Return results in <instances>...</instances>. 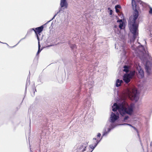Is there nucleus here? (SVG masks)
<instances>
[{"mask_svg":"<svg viewBox=\"0 0 152 152\" xmlns=\"http://www.w3.org/2000/svg\"><path fill=\"white\" fill-rule=\"evenodd\" d=\"M127 94L129 97L132 101L137 102L139 99V96L137 90L134 87L130 88L128 89Z\"/></svg>","mask_w":152,"mask_h":152,"instance_id":"nucleus-3","label":"nucleus"},{"mask_svg":"<svg viewBox=\"0 0 152 152\" xmlns=\"http://www.w3.org/2000/svg\"><path fill=\"white\" fill-rule=\"evenodd\" d=\"M120 21H121V22H122V20H120Z\"/></svg>","mask_w":152,"mask_h":152,"instance_id":"nucleus-28","label":"nucleus"},{"mask_svg":"<svg viewBox=\"0 0 152 152\" xmlns=\"http://www.w3.org/2000/svg\"><path fill=\"white\" fill-rule=\"evenodd\" d=\"M129 117L128 116H126L124 118V121H125L126 120L128 119Z\"/></svg>","mask_w":152,"mask_h":152,"instance_id":"nucleus-21","label":"nucleus"},{"mask_svg":"<svg viewBox=\"0 0 152 152\" xmlns=\"http://www.w3.org/2000/svg\"><path fill=\"white\" fill-rule=\"evenodd\" d=\"M112 10H110V15H112Z\"/></svg>","mask_w":152,"mask_h":152,"instance_id":"nucleus-22","label":"nucleus"},{"mask_svg":"<svg viewBox=\"0 0 152 152\" xmlns=\"http://www.w3.org/2000/svg\"><path fill=\"white\" fill-rule=\"evenodd\" d=\"M83 148V149H82V152H84V151L86 150V146H83V145H80L79 148H78L79 149H81L82 148Z\"/></svg>","mask_w":152,"mask_h":152,"instance_id":"nucleus-14","label":"nucleus"},{"mask_svg":"<svg viewBox=\"0 0 152 152\" xmlns=\"http://www.w3.org/2000/svg\"><path fill=\"white\" fill-rule=\"evenodd\" d=\"M71 48L73 49L75 48H76V46L75 45H73L72 46H71Z\"/></svg>","mask_w":152,"mask_h":152,"instance_id":"nucleus-19","label":"nucleus"},{"mask_svg":"<svg viewBox=\"0 0 152 152\" xmlns=\"http://www.w3.org/2000/svg\"><path fill=\"white\" fill-rule=\"evenodd\" d=\"M61 7H64L66 8L67 6V4L66 0H61L60 4Z\"/></svg>","mask_w":152,"mask_h":152,"instance_id":"nucleus-9","label":"nucleus"},{"mask_svg":"<svg viewBox=\"0 0 152 152\" xmlns=\"http://www.w3.org/2000/svg\"><path fill=\"white\" fill-rule=\"evenodd\" d=\"M115 8L117 9L118 8H121V6L119 5H117L115 6Z\"/></svg>","mask_w":152,"mask_h":152,"instance_id":"nucleus-18","label":"nucleus"},{"mask_svg":"<svg viewBox=\"0 0 152 152\" xmlns=\"http://www.w3.org/2000/svg\"><path fill=\"white\" fill-rule=\"evenodd\" d=\"M145 43H146V41H145Z\"/></svg>","mask_w":152,"mask_h":152,"instance_id":"nucleus-33","label":"nucleus"},{"mask_svg":"<svg viewBox=\"0 0 152 152\" xmlns=\"http://www.w3.org/2000/svg\"><path fill=\"white\" fill-rule=\"evenodd\" d=\"M114 27H115V28H116V26H115Z\"/></svg>","mask_w":152,"mask_h":152,"instance_id":"nucleus-29","label":"nucleus"},{"mask_svg":"<svg viewBox=\"0 0 152 152\" xmlns=\"http://www.w3.org/2000/svg\"><path fill=\"white\" fill-rule=\"evenodd\" d=\"M135 74V72H131L129 74H125L123 76V80L126 83H128Z\"/></svg>","mask_w":152,"mask_h":152,"instance_id":"nucleus-5","label":"nucleus"},{"mask_svg":"<svg viewBox=\"0 0 152 152\" xmlns=\"http://www.w3.org/2000/svg\"><path fill=\"white\" fill-rule=\"evenodd\" d=\"M123 51H124V52H125V50H124H124H123Z\"/></svg>","mask_w":152,"mask_h":152,"instance_id":"nucleus-32","label":"nucleus"},{"mask_svg":"<svg viewBox=\"0 0 152 152\" xmlns=\"http://www.w3.org/2000/svg\"><path fill=\"white\" fill-rule=\"evenodd\" d=\"M61 8H60V9L59 10V12H58L53 17V18L50 20L49 21H48V22H47V23H46V24H47V23H48L49 22H50V21L51 20H52L55 17V16L57 15V14H58V13L60 12V11H61Z\"/></svg>","mask_w":152,"mask_h":152,"instance_id":"nucleus-16","label":"nucleus"},{"mask_svg":"<svg viewBox=\"0 0 152 152\" xmlns=\"http://www.w3.org/2000/svg\"><path fill=\"white\" fill-rule=\"evenodd\" d=\"M138 49L140 52L142 53L143 54H144L145 53H146V52L143 46L141 45L140 47H139Z\"/></svg>","mask_w":152,"mask_h":152,"instance_id":"nucleus-11","label":"nucleus"},{"mask_svg":"<svg viewBox=\"0 0 152 152\" xmlns=\"http://www.w3.org/2000/svg\"><path fill=\"white\" fill-rule=\"evenodd\" d=\"M113 110L116 111L118 110L120 114L123 116L125 114H128L131 115L133 112V105L132 104L129 106L126 102L124 100H122L118 104L115 103L112 106Z\"/></svg>","mask_w":152,"mask_h":152,"instance_id":"nucleus-2","label":"nucleus"},{"mask_svg":"<svg viewBox=\"0 0 152 152\" xmlns=\"http://www.w3.org/2000/svg\"><path fill=\"white\" fill-rule=\"evenodd\" d=\"M149 12L150 13H152V8H150V10L149 11Z\"/></svg>","mask_w":152,"mask_h":152,"instance_id":"nucleus-23","label":"nucleus"},{"mask_svg":"<svg viewBox=\"0 0 152 152\" xmlns=\"http://www.w3.org/2000/svg\"><path fill=\"white\" fill-rule=\"evenodd\" d=\"M38 34V37H39V35H39V34Z\"/></svg>","mask_w":152,"mask_h":152,"instance_id":"nucleus-31","label":"nucleus"},{"mask_svg":"<svg viewBox=\"0 0 152 152\" xmlns=\"http://www.w3.org/2000/svg\"><path fill=\"white\" fill-rule=\"evenodd\" d=\"M115 9L116 12L117 13H118V12H119V10H118L117 9H116V8H115Z\"/></svg>","mask_w":152,"mask_h":152,"instance_id":"nucleus-24","label":"nucleus"},{"mask_svg":"<svg viewBox=\"0 0 152 152\" xmlns=\"http://www.w3.org/2000/svg\"><path fill=\"white\" fill-rule=\"evenodd\" d=\"M110 128H109L108 129V130L107 132H106V129L104 130L103 134V136H104L105 135H106L107 133H108L110 131Z\"/></svg>","mask_w":152,"mask_h":152,"instance_id":"nucleus-15","label":"nucleus"},{"mask_svg":"<svg viewBox=\"0 0 152 152\" xmlns=\"http://www.w3.org/2000/svg\"><path fill=\"white\" fill-rule=\"evenodd\" d=\"M93 139L94 140H96L95 143L96 142V141H98L96 140V138H94Z\"/></svg>","mask_w":152,"mask_h":152,"instance_id":"nucleus-27","label":"nucleus"},{"mask_svg":"<svg viewBox=\"0 0 152 152\" xmlns=\"http://www.w3.org/2000/svg\"><path fill=\"white\" fill-rule=\"evenodd\" d=\"M132 3L134 12L132 16L129 18V26L130 31L133 34V38L134 39L137 34L138 25L136 23V20L139 16L140 8L134 0H132Z\"/></svg>","mask_w":152,"mask_h":152,"instance_id":"nucleus-1","label":"nucleus"},{"mask_svg":"<svg viewBox=\"0 0 152 152\" xmlns=\"http://www.w3.org/2000/svg\"><path fill=\"white\" fill-rule=\"evenodd\" d=\"M123 82L122 80H120L119 79L117 80L116 82V86L117 87H118L121 85V83Z\"/></svg>","mask_w":152,"mask_h":152,"instance_id":"nucleus-12","label":"nucleus"},{"mask_svg":"<svg viewBox=\"0 0 152 152\" xmlns=\"http://www.w3.org/2000/svg\"><path fill=\"white\" fill-rule=\"evenodd\" d=\"M151 63L148 61L146 62L145 65V69L147 73H149L151 69Z\"/></svg>","mask_w":152,"mask_h":152,"instance_id":"nucleus-8","label":"nucleus"},{"mask_svg":"<svg viewBox=\"0 0 152 152\" xmlns=\"http://www.w3.org/2000/svg\"><path fill=\"white\" fill-rule=\"evenodd\" d=\"M134 129H136L135 128V127H134Z\"/></svg>","mask_w":152,"mask_h":152,"instance_id":"nucleus-30","label":"nucleus"},{"mask_svg":"<svg viewBox=\"0 0 152 152\" xmlns=\"http://www.w3.org/2000/svg\"><path fill=\"white\" fill-rule=\"evenodd\" d=\"M99 141H96V142L95 143L94 145H89L90 147L92 149V150L91 151L92 152V151L94 149L95 147L96 146L98 143H99Z\"/></svg>","mask_w":152,"mask_h":152,"instance_id":"nucleus-10","label":"nucleus"},{"mask_svg":"<svg viewBox=\"0 0 152 152\" xmlns=\"http://www.w3.org/2000/svg\"><path fill=\"white\" fill-rule=\"evenodd\" d=\"M119 28L121 29H122L123 27V23H120L119 26Z\"/></svg>","mask_w":152,"mask_h":152,"instance_id":"nucleus-17","label":"nucleus"},{"mask_svg":"<svg viewBox=\"0 0 152 152\" xmlns=\"http://www.w3.org/2000/svg\"><path fill=\"white\" fill-rule=\"evenodd\" d=\"M101 135V134L100 133H98V134L97 136L98 137H100Z\"/></svg>","mask_w":152,"mask_h":152,"instance_id":"nucleus-26","label":"nucleus"},{"mask_svg":"<svg viewBox=\"0 0 152 152\" xmlns=\"http://www.w3.org/2000/svg\"><path fill=\"white\" fill-rule=\"evenodd\" d=\"M119 118V114L118 113H113L112 112L110 117V121L112 122H114Z\"/></svg>","mask_w":152,"mask_h":152,"instance_id":"nucleus-7","label":"nucleus"},{"mask_svg":"<svg viewBox=\"0 0 152 152\" xmlns=\"http://www.w3.org/2000/svg\"><path fill=\"white\" fill-rule=\"evenodd\" d=\"M43 28V26H41L40 27H39L37 28H35V30L34 29V28L33 29V30H34L36 34L37 39L38 41V50L37 54V55H38L40 53L42 50H40V46L39 42V37H38V34H39V35H40V33L42 31Z\"/></svg>","mask_w":152,"mask_h":152,"instance_id":"nucleus-4","label":"nucleus"},{"mask_svg":"<svg viewBox=\"0 0 152 152\" xmlns=\"http://www.w3.org/2000/svg\"><path fill=\"white\" fill-rule=\"evenodd\" d=\"M124 69H123V71L125 72H128L129 71V67L128 66H127L125 65L124 66Z\"/></svg>","mask_w":152,"mask_h":152,"instance_id":"nucleus-13","label":"nucleus"},{"mask_svg":"<svg viewBox=\"0 0 152 152\" xmlns=\"http://www.w3.org/2000/svg\"><path fill=\"white\" fill-rule=\"evenodd\" d=\"M121 125H129L130 126H132L131 125L128 124H122Z\"/></svg>","mask_w":152,"mask_h":152,"instance_id":"nucleus-25","label":"nucleus"},{"mask_svg":"<svg viewBox=\"0 0 152 152\" xmlns=\"http://www.w3.org/2000/svg\"><path fill=\"white\" fill-rule=\"evenodd\" d=\"M136 69L138 71L137 74L138 77L139 78H143L144 77V72L139 64L138 65H136Z\"/></svg>","mask_w":152,"mask_h":152,"instance_id":"nucleus-6","label":"nucleus"},{"mask_svg":"<svg viewBox=\"0 0 152 152\" xmlns=\"http://www.w3.org/2000/svg\"><path fill=\"white\" fill-rule=\"evenodd\" d=\"M136 1L138 3H139L140 4H141L142 1L140 0H136Z\"/></svg>","mask_w":152,"mask_h":152,"instance_id":"nucleus-20","label":"nucleus"}]
</instances>
